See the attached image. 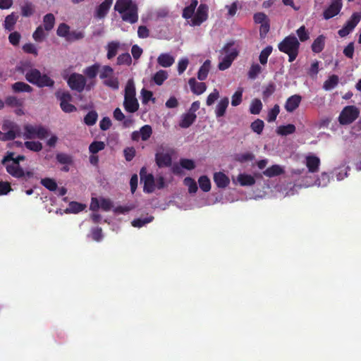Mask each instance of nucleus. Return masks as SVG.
Wrapping results in <instances>:
<instances>
[{"label": "nucleus", "mask_w": 361, "mask_h": 361, "mask_svg": "<svg viewBox=\"0 0 361 361\" xmlns=\"http://www.w3.org/2000/svg\"><path fill=\"white\" fill-rule=\"evenodd\" d=\"M174 62V57L169 53L161 54L157 58L158 64L164 68L171 66Z\"/></svg>", "instance_id": "18"}, {"label": "nucleus", "mask_w": 361, "mask_h": 361, "mask_svg": "<svg viewBox=\"0 0 361 361\" xmlns=\"http://www.w3.org/2000/svg\"><path fill=\"white\" fill-rule=\"evenodd\" d=\"M67 82L72 90L81 92L85 89L87 81L83 75L74 73L69 76Z\"/></svg>", "instance_id": "9"}, {"label": "nucleus", "mask_w": 361, "mask_h": 361, "mask_svg": "<svg viewBox=\"0 0 361 361\" xmlns=\"http://www.w3.org/2000/svg\"><path fill=\"white\" fill-rule=\"evenodd\" d=\"M361 20V15L359 13H354L350 19L348 20L346 23V25H345L347 28H348L350 31H352L355 26L357 25V23Z\"/></svg>", "instance_id": "45"}, {"label": "nucleus", "mask_w": 361, "mask_h": 361, "mask_svg": "<svg viewBox=\"0 0 361 361\" xmlns=\"http://www.w3.org/2000/svg\"><path fill=\"white\" fill-rule=\"evenodd\" d=\"M330 181V177L329 175L326 173L323 172L320 177H319L315 181L314 185H317L318 187H326L328 183Z\"/></svg>", "instance_id": "50"}, {"label": "nucleus", "mask_w": 361, "mask_h": 361, "mask_svg": "<svg viewBox=\"0 0 361 361\" xmlns=\"http://www.w3.org/2000/svg\"><path fill=\"white\" fill-rule=\"evenodd\" d=\"M92 238L95 241H100L103 238L102 229L100 227H96L91 231Z\"/></svg>", "instance_id": "64"}, {"label": "nucleus", "mask_w": 361, "mask_h": 361, "mask_svg": "<svg viewBox=\"0 0 361 361\" xmlns=\"http://www.w3.org/2000/svg\"><path fill=\"white\" fill-rule=\"evenodd\" d=\"M295 131V126L293 124L286 126H280L276 129V133L281 135H287L293 133Z\"/></svg>", "instance_id": "40"}, {"label": "nucleus", "mask_w": 361, "mask_h": 361, "mask_svg": "<svg viewBox=\"0 0 361 361\" xmlns=\"http://www.w3.org/2000/svg\"><path fill=\"white\" fill-rule=\"evenodd\" d=\"M342 7L341 0H332L330 6L324 11V18L329 19L336 16Z\"/></svg>", "instance_id": "12"}, {"label": "nucleus", "mask_w": 361, "mask_h": 361, "mask_svg": "<svg viewBox=\"0 0 361 361\" xmlns=\"http://www.w3.org/2000/svg\"><path fill=\"white\" fill-rule=\"evenodd\" d=\"M361 20V15L359 13H354L350 19L348 20L346 23V25H345L347 28H348L350 31H352L355 26L357 25V23Z\"/></svg>", "instance_id": "43"}, {"label": "nucleus", "mask_w": 361, "mask_h": 361, "mask_svg": "<svg viewBox=\"0 0 361 361\" xmlns=\"http://www.w3.org/2000/svg\"><path fill=\"white\" fill-rule=\"evenodd\" d=\"M169 74L164 70H159L153 76L152 80L157 85H161L168 78Z\"/></svg>", "instance_id": "30"}, {"label": "nucleus", "mask_w": 361, "mask_h": 361, "mask_svg": "<svg viewBox=\"0 0 361 361\" xmlns=\"http://www.w3.org/2000/svg\"><path fill=\"white\" fill-rule=\"evenodd\" d=\"M105 147V145L103 142L101 141H95L93 142L89 147L90 152L92 154H96L100 150H102Z\"/></svg>", "instance_id": "60"}, {"label": "nucleus", "mask_w": 361, "mask_h": 361, "mask_svg": "<svg viewBox=\"0 0 361 361\" xmlns=\"http://www.w3.org/2000/svg\"><path fill=\"white\" fill-rule=\"evenodd\" d=\"M284 169L282 166L274 164L264 170L263 174L267 177L272 178L280 176L284 173Z\"/></svg>", "instance_id": "22"}, {"label": "nucleus", "mask_w": 361, "mask_h": 361, "mask_svg": "<svg viewBox=\"0 0 361 361\" xmlns=\"http://www.w3.org/2000/svg\"><path fill=\"white\" fill-rule=\"evenodd\" d=\"M123 106L128 112L134 113L139 109V103L135 97V87L133 79L128 80L125 87Z\"/></svg>", "instance_id": "4"}, {"label": "nucleus", "mask_w": 361, "mask_h": 361, "mask_svg": "<svg viewBox=\"0 0 361 361\" xmlns=\"http://www.w3.org/2000/svg\"><path fill=\"white\" fill-rule=\"evenodd\" d=\"M361 20V15L359 13H354L350 19L348 20L346 23V25H345L347 28H348L350 31H352L355 26L357 25V23Z\"/></svg>", "instance_id": "44"}, {"label": "nucleus", "mask_w": 361, "mask_h": 361, "mask_svg": "<svg viewBox=\"0 0 361 361\" xmlns=\"http://www.w3.org/2000/svg\"><path fill=\"white\" fill-rule=\"evenodd\" d=\"M18 16L14 13L7 16L4 21L5 29L11 31L13 29L14 25L17 22Z\"/></svg>", "instance_id": "36"}, {"label": "nucleus", "mask_w": 361, "mask_h": 361, "mask_svg": "<svg viewBox=\"0 0 361 361\" xmlns=\"http://www.w3.org/2000/svg\"><path fill=\"white\" fill-rule=\"evenodd\" d=\"M233 47V42L226 44L223 48V50L226 53V56L233 61L238 56V52L237 49Z\"/></svg>", "instance_id": "34"}, {"label": "nucleus", "mask_w": 361, "mask_h": 361, "mask_svg": "<svg viewBox=\"0 0 361 361\" xmlns=\"http://www.w3.org/2000/svg\"><path fill=\"white\" fill-rule=\"evenodd\" d=\"M207 11L208 7L207 5L200 4L194 18L191 20V25H200L201 23L205 21L207 18Z\"/></svg>", "instance_id": "11"}, {"label": "nucleus", "mask_w": 361, "mask_h": 361, "mask_svg": "<svg viewBox=\"0 0 361 361\" xmlns=\"http://www.w3.org/2000/svg\"><path fill=\"white\" fill-rule=\"evenodd\" d=\"M113 74L114 70L111 66H104L100 71L99 77L101 79L105 80L113 76Z\"/></svg>", "instance_id": "54"}, {"label": "nucleus", "mask_w": 361, "mask_h": 361, "mask_svg": "<svg viewBox=\"0 0 361 361\" xmlns=\"http://www.w3.org/2000/svg\"><path fill=\"white\" fill-rule=\"evenodd\" d=\"M238 180L242 186H250L255 183L254 177L247 174H240Z\"/></svg>", "instance_id": "32"}, {"label": "nucleus", "mask_w": 361, "mask_h": 361, "mask_svg": "<svg viewBox=\"0 0 361 361\" xmlns=\"http://www.w3.org/2000/svg\"><path fill=\"white\" fill-rule=\"evenodd\" d=\"M301 97L298 94H294L290 97L285 104V109L288 112H293L300 105L301 102Z\"/></svg>", "instance_id": "17"}, {"label": "nucleus", "mask_w": 361, "mask_h": 361, "mask_svg": "<svg viewBox=\"0 0 361 361\" xmlns=\"http://www.w3.org/2000/svg\"><path fill=\"white\" fill-rule=\"evenodd\" d=\"M140 180L144 183L143 191L152 193L155 190V180L152 173H147L145 168H142L140 171Z\"/></svg>", "instance_id": "10"}, {"label": "nucleus", "mask_w": 361, "mask_h": 361, "mask_svg": "<svg viewBox=\"0 0 361 361\" xmlns=\"http://www.w3.org/2000/svg\"><path fill=\"white\" fill-rule=\"evenodd\" d=\"M228 103L229 100L228 97H224L219 102L215 109V114L217 118L224 116Z\"/></svg>", "instance_id": "24"}, {"label": "nucleus", "mask_w": 361, "mask_h": 361, "mask_svg": "<svg viewBox=\"0 0 361 361\" xmlns=\"http://www.w3.org/2000/svg\"><path fill=\"white\" fill-rule=\"evenodd\" d=\"M210 66L211 61L209 60H206L197 72V78L200 80H204L207 78Z\"/></svg>", "instance_id": "27"}, {"label": "nucleus", "mask_w": 361, "mask_h": 361, "mask_svg": "<svg viewBox=\"0 0 361 361\" xmlns=\"http://www.w3.org/2000/svg\"><path fill=\"white\" fill-rule=\"evenodd\" d=\"M12 90L16 92H30L32 87L23 82H17L12 85Z\"/></svg>", "instance_id": "29"}, {"label": "nucleus", "mask_w": 361, "mask_h": 361, "mask_svg": "<svg viewBox=\"0 0 361 361\" xmlns=\"http://www.w3.org/2000/svg\"><path fill=\"white\" fill-rule=\"evenodd\" d=\"M232 62H233V61L230 58L225 56L224 57L222 58L221 61L219 62V63L218 65V68L221 71H224L231 66Z\"/></svg>", "instance_id": "63"}, {"label": "nucleus", "mask_w": 361, "mask_h": 361, "mask_svg": "<svg viewBox=\"0 0 361 361\" xmlns=\"http://www.w3.org/2000/svg\"><path fill=\"white\" fill-rule=\"evenodd\" d=\"M114 10L120 15L123 21L134 24L138 20V6L133 0H116Z\"/></svg>", "instance_id": "2"}, {"label": "nucleus", "mask_w": 361, "mask_h": 361, "mask_svg": "<svg viewBox=\"0 0 361 361\" xmlns=\"http://www.w3.org/2000/svg\"><path fill=\"white\" fill-rule=\"evenodd\" d=\"M279 106L276 104L269 112L267 115L268 122H273L276 120L279 113Z\"/></svg>", "instance_id": "62"}, {"label": "nucleus", "mask_w": 361, "mask_h": 361, "mask_svg": "<svg viewBox=\"0 0 361 361\" xmlns=\"http://www.w3.org/2000/svg\"><path fill=\"white\" fill-rule=\"evenodd\" d=\"M73 164V159H56V166L61 171L68 172Z\"/></svg>", "instance_id": "37"}, {"label": "nucleus", "mask_w": 361, "mask_h": 361, "mask_svg": "<svg viewBox=\"0 0 361 361\" xmlns=\"http://www.w3.org/2000/svg\"><path fill=\"white\" fill-rule=\"evenodd\" d=\"M196 118L197 116L193 112H187L182 115L179 126L183 128H187L194 123Z\"/></svg>", "instance_id": "21"}, {"label": "nucleus", "mask_w": 361, "mask_h": 361, "mask_svg": "<svg viewBox=\"0 0 361 361\" xmlns=\"http://www.w3.org/2000/svg\"><path fill=\"white\" fill-rule=\"evenodd\" d=\"M121 47V43L118 41L109 42L106 46V49L107 51L106 57L108 59H111L115 57L118 53V49Z\"/></svg>", "instance_id": "20"}, {"label": "nucleus", "mask_w": 361, "mask_h": 361, "mask_svg": "<svg viewBox=\"0 0 361 361\" xmlns=\"http://www.w3.org/2000/svg\"><path fill=\"white\" fill-rule=\"evenodd\" d=\"M1 128L4 132L11 133L14 138L21 136V129L20 126L14 122L6 121L4 122Z\"/></svg>", "instance_id": "14"}, {"label": "nucleus", "mask_w": 361, "mask_h": 361, "mask_svg": "<svg viewBox=\"0 0 361 361\" xmlns=\"http://www.w3.org/2000/svg\"><path fill=\"white\" fill-rule=\"evenodd\" d=\"M21 15L23 17H30L35 12V8L32 3L25 1L21 6Z\"/></svg>", "instance_id": "26"}, {"label": "nucleus", "mask_w": 361, "mask_h": 361, "mask_svg": "<svg viewBox=\"0 0 361 361\" xmlns=\"http://www.w3.org/2000/svg\"><path fill=\"white\" fill-rule=\"evenodd\" d=\"M324 47V37L319 35L315 39L312 44V50L314 53L321 52Z\"/></svg>", "instance_id": "33"}, {"label": "nucleus", "mask_w": 361, "mask_h": 361, "mask_svg": "<svg viewBox=\"0 0 361 361\" xmlns=\"http://www.w3.org/2000/svg\"><path fill=\"white\" fill-rule=\"evenodd\" d=\"M261 72L262 67L258 63H254L248 71V77L250 79H255Z\"/></svg>", "instance_id": "53"}, {"label": "nucleus", "mask_w": 361, "mask_h": 361, "mask_svg": "<svg viewBox=\"0 0 361 361\" xmlns=\"http://www.w3.org/2000/svg\"><path fill=\"white\" fill-rule=\"evenodd\" d=\"M177 156V152L171 147L161 145L157 148L155 158H172Z\"/></svg>", "instance_id": "13"}, {"label": "nucleus", "mask_w": 361, "mask_h": 361, "mask_svg": "<svg viewBox=\"0 0 361 361\" xmlns=\"http://www.w3.org/2000/svg\"><path fill=\"white\" fill-rule=\"evenodd\" d=\"M24 132L21 133V136L25 140H32L34 138L44 139L49 135V130L42 126H32L30 124L25 125Z\"/></svg>", "instance_id": "5"}, {"label": "nucleus", "mask_w": 361, "mask_h": 361, "mask_svg": "<svg viewBox=\"0 0 361 361\" xmlns=\"http://www.w3.org/2000/svg\"><path fill=\"white\" fill-rule=\"evenodd\" d=\"M264 122L260 119H257L251 123V129L258 135L261 134L264 128Z\"/></svg>", "instance_id": "56"}, {"label": "nucleus", "mask_w": 361, "mask_h": 361, "mask_svg": "<svg viewBox=\"0 0 361 361\" xmlns=\"http://www.w3.org/2000/svg\"><path fill=\"white\" fill-rule=\"evenodd\" d=\"M152 133V130L150 126L145 125L142 127L140 130V134H141V139L144 141L147 140Z\"/></svg>", "instance_id": "55"}, {"label": "nucleus", "mask_w": 361, "mask_h": 361, "mask_svg": "<svg viewBox=\"0 0 361 361\" xmlns=\"http://www.w3.org/2000/svg\"><path fill=\"white\" fill-rule=\"evenodd\" d=\"M299 47L300 42L293 35L286 37L278 45L280 51L288 55L289 62H293L296 59L299 52Z\"/></svg>", "instance_id": "3"}, {"label": "nucleus", "mask_w": 361, "mask_h": 361, "mask_svg": "<svg viewBox=\"0 0 361 361\" xmlns=\"http://www.w3.org/2000/svg\"><path fill=\"white\" fill-rule=\"evenodd\" d=\"M183 183L188 188V192L190 193H195L197 191V185L193 178L190 177H186L183 180Z\"/></svg>", "instance_id": "46"}, {"label": "nucleus", "mask_w": 361, "mask_h": 361, "mask_svg": "<svg viewBox=\"0 0 361 361\" xmlns=\"http://www.w3.org/2000/svg\"><path fill=\"white\" fill-rule=\"evenodd\" d=\"M4 104L10 107H21L23 104V99H20L14 96H9L6 98Z\"/></svg>", "instance_id": "38"}, {"label": "nucleus", "mask_w": 361, "mask_h": 361, "mask_svg": "<svg viewBox=\"0 0 361 361\" xmlns=\"http://www.w3.org/2000/svg\"><path fill=\"white\" fill-rule=\"evenodd\" d=\"M100 64L95 63L92 66L85 68L83 71V73L89 78H94L99 70Z\"/></svg>", "instance_id": "31"}, {"label": "nucleus", "mask_w": 361, "mask_h": 361, "mask_svg": "<svg viewBox=\"0 0 361 361\" xmlns=\"http://www.w3.org/2000/svg\"><path fill=\"white\" fill-rule=\"evenodd\" d=\"M197 4L198 2L197 0H192L190 4L183 9V17L185 19L190 18L194 14Z\"/></svg>", "instance_id": "35"}, {"label": "nucleus", "mask_w": 361, "mask_h": 361, "mask_svg": "<svg viewBox=\"0 0 361 361\" xmlns=\"http://www.w3.org/2000/svg\"><path fill=\"white\" fill-rule=\"evenodd\" d=\"M86 208V204L78 202L72 201L66 209V214H78Z\"/></svg>", "instance_id": "23"}, {"label": "nucleus", "mask_w": 361, "mask_h": 361, "mask_svg": "<svg viewBox=\"0 0 361 361\" xmlns=\"http://www.w3.org/2000/svg\"><path fill=\"white\" fill-rule=\"evenodd\" d=\"M154 216L150 215L145 218L135 219L132 221L131 224L133 227L141 228L147 224L152 222Z\"/></svg>", "instance_id": "42"}, {"label": "nucleus", "mask_w": 361, "mask_h": 361, "mask_svg": "<svg viewBox=\"0 0 361 361\" xmlns=\"http://www.w3.org/2000/svg\"><path fill=\"white\" fill-rule=\"evenodd\" d=\"M19 71L25 75L29 82L39 87H52L54 85V81L47 74H42L38 69L33 68L30 62L22 63Z\"/></svg>", "instance_id": "1"}, {"label": "nucleus", "mask_w": 361, "mask_h": 361, "mask_svg": "<svg viewBox=\"0 0 361 361\" xmlns=\"http://www.w3.org/2000/svg\"><path fill=\"white\" fill-rule=\"evenodd\" d=\"M24 159H2V164L6 167V171L15 178H22L25 176V171L20 166V161Z\"/></svg>", "instance_id": "6"}, {"label": "nucleus", "mask_w": 361, "mask_h": 361, "mask_svg": "<svg viewBox=\"0 0 361 361\" xmlns=\"http://www.w3.org/2000/svg\"><path fill=\"white\" fill-rule=\"evenodd\" d=\"M25 146L27 149L34 152H39L42 148L41 142L37 141H27L25 142Z\"/></svg>", "instance_id": "58"}, {"label": "nucleus", "mask_w": 361, "mask_h": 361, "mask_svg": "<svg viewBox=\"0 0 361 361\" xmlns=\"http://www.w3.org/2000/svg\"><path fill=\"white\" fill-rule=\"evenodd\" d=\"M319 165L320 159H306V166L310 173L317 172Z\"/></svg>", "instance_id": "48"}, {"label": "nucleus", "mask_w": 361, "mask_h": 361, "mask_svg": "<svg viewBox=\"0 0 361 361\" xmlns=\"http://www.w3.org/2000/svg\"><path fill=\"white\" fill-rule=\"evenodd\" d=\"M98 115L95 111H91L84 118V122L87 126L94 125L97 120Z\"/></svg>", "instance_id": "51"}, {"label": "nucleus", "mask_w": 361, "mask_h": 361, "mask_svg": "<svg viewBox=\"0 0 361 361\" xmlns=\"http://www.w3.org/2000/svg\"><path fill=\"white\" fill-rule=\"evenodd\" d=\"M296 33L301 42L307 41L310 38V33L304 25L299 27L297 30Z\"/></svg>", "instance_id": "61"}, {"label": "nucleus", "mask_w": 361, "mask_h": 361, "mask_svg": "<svg viewBox=\"0 0 361 361\" xmlns=\"http://www.w3.org/2000/svg\"><path fill=\"white\" fill-rule=\"evenodd\" d=\"M214 182L219 188H226L230 183L229 178L223 172H215L213 176Z\"/></svg>", "instance_id": "15"}, {"label": "nucleus", "mask_w": 361, "mask_h": 361, "mask_svg": "<svg viewBox=\"0 0 361 361\" xmlns=\"http://www.w3.org/2000/svg\"><path fill=\"white\" fill-rule=\"evenodd\" d=\"M243 89L238 88V90L233 94L231 99V104L233 106L239 105L242 102Z\"/></svg>", "instance_id": "57"}, {"label": "nucleus", "mask_w": 361, "mask_h": 361, "mask_svg": "<svg viewBox=\"0 0 361 361\" xmlns=\"http://www.w3.org/2000/svg\"><path fill=\"white\" fill-rule=\"evenodd\" d=\"M360 111L355 106L345 107L339 116V122L342 125H348L355 121L359 116Z\"/></svg>", "instance_id": "7"}, {"label": "nucleus", "mask_w": 361, "mask_h": 361, "mask_svg": "<svg viewBox=\"0 0 361 361\" xmlns=\"http://www.w3.org/2000/svg\"><path fill=\"white\" fill-rule=\"evenodd\" d=\"M188 84L191 88L192 92L195 94H201L207 89V86L204 82H197L194 78H192L189 80Z\"/></svg>", "instance_id": "19"}, {"label": "nucleus", "mask_w": 361, "mask_h": 361, "mask_svg": "<svg viewBox=\"0 0 361 361\" xmlns=\"http://www.w3.org/2000/svg\"><path fill=\"white\" fill-rule=\"evenodd\" d=\"M131 56L128 53H124L119 55L117 58L118 65H130L131 63Z\"/></svg>", "instance_id": "59"}, {"label": "nucleus", "mask_w": 361, "mask_h": 361, "mask_svg": "<svg viewBox=\"0 0 361 361\" xmlns=\"http://www.w3.org/2000/svg\"><path fill=\"white\" fill-rule=\"evenodd\" d=\"M338 83V77L333 75L324 82L323 88L325 90H331L334 89Z\"/></svg>", "instance_id": "41"}, {"label": "nucleus", "mask_w": 361, "mask_h": 361, "mask_svg": "<svg viewBox=\"0 0 361 361\" xmlns=\"http://www.w3.org/2000/svg\"><path fill=\"white\" fill-rule=\"evenodd\" d=\"M198 183L200 189L207 192L211 190V181L207 176H201L198 179Z\"/></svg>", "instance_id": "39"}, {"label": "nucleus", "mask_w": 361, "mask_h": 361, "mask_svg": "<svg viewBox=\"0 0 361 361\" xmlns=\"http://www.w3.org/2000/svg\"><path fill=\"white\" fill-rule=\"evenodd\" d=\"M54 25L55 17L52 13H47L43 17V24L42 25L47 32L54 28Z\"/></svg>", "instance_id": "25"}, {"label": "nucleus", "mask_w": 361, "mask_h": 361, "mask_svg": "<svg viewBox=\"0 0 361 361\" xmlns=\"http://www.w3.org/2000/svg\"><path fill=\"white\" fill-rule=\"evenodd\" d=\"M262 109V103L259 99H254L250 106V112L252 114H259Z\"/></svg>", "instance_id": "47"}, {"label": "nucleus", "mask_w": 361, "mask_h": 361, "mask_svg": "<svg viewBox=\"0 0 361 361\" xmlns=\"http://www.w3.org/2000/svg\"><path fill=\"white\" fill-rule=\"evenodd\" d=\"M47 35L48 33L42 25H39L33 32L32 37L35 42H42Z\"/></svg>", "instance_id": "28"}, {"label": "nucleus", "mask_w": 361, "mask_h": 361, "mask_svg": "<svg viewBox=\"0 0 361 361\" xmlns=\"http://www.w3.org/2000/svg\"><path fill=\"white\" fill-rule=\"evenodd\" d=\"M272 51V47L267 46L264 48L259 54V61L262 65H265L267 63V59Z\"/></svg>", "instance_id": "52"}, {"label": "nucleus", "mask_w": 361, "mask_h": 361, "mask_svg": "<svg viewBox=\"0 0 361 361\" xmlns=\"http://www.w3.org/2000/svg\"><path fill=\"white\" fill-rule=\"evenodd\" d=\"M41 184L50 191H55L57 189V184L52 178H42L41 180Z\"/></svg>", "instance_id": "49"}, {"label": "nucleus", "mask_w": 361, "mask_h": 361, "mask_svg": "<svg viewBox=\"0 0 361 361\" xmlns=\"http://www.w3.org/2000/svg\"><path fill=\"white\" fill-rule=\"evenodd\" d=\"M57 99L60 101V106L63 111L66 113L74 112L77 110L76 107L71 104L72 96L68 92H57L56 93Z\"/></svg>", "instance_id": "8"}, {"label": "nucleus", "mask_w": 361, "mask_h": 361, "mask_svg": "<svg viewBox=\"0 0 361 361\" xmlns=\"http://www.w3.org/2000/svg\"><path fill=\"white\" fill-rule=\"evenodd\" d=\"M112 3L113 0H104L99 6L97 7L95 16L100 19L104 18L108 13Z\"/></svg>", "instance_id": "16"}]
</instances>
